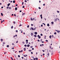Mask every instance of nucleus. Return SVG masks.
I'll use <instances>...</instances> for the list:
<instances>
[{
	"instance_id": "obj_37",
	"label": "nucleus",
	"mask_w": 60,
	"mask_h": 60,
	"mask_svg": "<svg viewBox=\"0 0 60 60\" xmlns=\"http://www.w3.org/2000/svg\"><path fill=\"white\" fill-rule=\"evenodd\" d=\"M1 23H3V21H2V20H1Z\"/></svg>"
},
{
	"instance_id": "obj_34",
	"label": "nucleus",
	"mask_w": 60,
	"mask_h": 60,
	"mask_svg": "<svg viewBox=\"0 0 60 60\" xmlns=\"http://www.w3.org/2000/svg\"><path fill=\"white\" fill-rule=\"evenodd\" d=\"M38 8L39 9H41V8H40V7H39Z\"/></svg>"
},
{
	"instance_id": "obj_47",
	"label": "nucleus",
	"mask_w": 60,
	"mask_h": 60,
	"mask_svg": "<svg viewBox=\"0 0 60 60\" xmlns=\"http://www.w3.org/2000/svg\"><path fill=\"white\" fill-rule=\"evenodd\" d=\"M41 27H42L43 26V25H41Z\"/></svg>"
},
{
	"instance_id": "obj_22",
	"label": "nucleus",
	"mask_w": 60,
	"mask_h": 60,
	"mask_svg": "<svg viewBox=\"0 0 60 60\" xmlns=\"http://www.w3.org/2000/svg\"><path fill=\"white\" fill-rule=\"evenodd\" d=\"M7 47H9V45H8L7 46Z\"/></svg>"
},
{
	"instance_id": "obj_15",
	"label": "nucleus",
	"mask_w": 60,
	"mask_h": 60,
	"mask_svg": "<svg viewBox=\"0 0 60 60\" xmlns=\"http://www.w3.org/2000/svg\"><path fill=\"white\" fill-rule=\"evenodd\" d=\"M29 52H31V51H32V50H29Z\"/></svg>"
},
{
	"instance_id": "obj_3",
	"label": "nucleus",
	"mask_w": 60,
	"mask_h": 60,
	"mask_svg": "<svg viewBox=\"0 0 60 60\" xmlns=\"http://www.w3.org/2000/svg\"><path fill=\"white\" fill-rule=\"evenodd\" d=\"M34 34H37V32H35L34 33Z\"/></svg>"
},
{
	"instance_id": "obj_60",
	"label": "nucleus",
	"mask_w": 60,
	"mask_h": 60,
	"mask_svg": "<svg viewBox=\"0 0 60 60\" xmlns=\"http://www.w3.org/2000/svg\"><path fill=\"white\" fill-rule=\"evenodd\" d=\"M42 51H43V52H45V51L43 50H42Z\"/></svg>"
},
{
	"instance_id": "obj_57",
	"label": "nucleus",
	"mask_w": 60,
	"mask_h": 60,
	"mask_svg": "<svg viewBox=\"0 0 60 60\" xmlns=\"http://www.w3.org/2000/svg\"><path fill=\"white\" fill-rule=\"evenodd\" d=\"M8 8H9V7H7V9H8Z\"/></svg>"
},
{
	"instance_id": "obj_53",
	"label": "nucleus",
	"mask_w": 60,
	"mask_h": 60,
	"mask_svg": "<svg viewBox=\"0 0 60 60\" xmlns=\"http://www.w3.org/2000/svg\"><path fill=\"white\" fill-rule=\"evenodd\" d=\"M21 52H23V50H22L21 51Z\"/></svg>"
},
{
	"instance_id": "obj_5",
	"label": "nucleus",
	"mask_w": 60,
	"mask_h": 60,
	"mask_svg": "<svg viewBox=\"0 0 60 60\" xmlns=\"http://www.w3.org/2000/svg\"><path fill=\"white\" fill-rule=\"evenodd\" d=\"M1 15L2 16H3L4 15H3V13H1Z\"/></svg>"
},
{
	"instance_id": "obj_27",
	"label": "nucleus",
	"mask_w": 60,
	"mask_h": 60,
	"mask_svg": "<svg viewBox=\"0 0 60 60\" xmlns=\"http://www.w3.org/2000/svg\"><path fill=\"white\" fill-rule=\"evenodd\" d=\"M38 58H36V59L37 60H38Z\"/></svg>"
},
{
	"instance_id": "obj_19",
	"label": "nucleus",
	"mask_w": 60,
	"mask_h": 60,
	"mask_svg": "<svg viewBox=\"0 0 60 60\" xmlns=\"http://www.w3.org/2000/svg\"><path fill=\"white\" fill-rule=\"evenodd\" d=\"M3 44H5V42H3Z\"/></svg>"
},
{
	"instance_id": "obj_43",
	"label": "nucleus",
	"mask_w": 60,
	"mask_h": 60,
	"mask_svg": "<svg viewBox=\"0 0 60 60\" xmlns=\"http://www.w3.org/2000/svg\"><path fill=\"white\" fill-rule=\"evenodd\" d=\"M37 41H38L39 42V41H40V40H37Z\"/></svg>"
},
{
	"instance_id": "obj_25",
	"label": "nucleus",
	"mask_w": 60,
	"mask_h": 60,
	"mask_svg": "<svg viewBox=\"0 0 60 60\" xmlns=\"http://www.w3.org/2000/svg\"><path fill=\"white\" fill-rule=\"evenodd\" d=\"M28 41V40H26V42H27Z\"/></svg>"
},
{
	"instance_id": "obj_61",
	"label": "nucleus",
	"mask_w": 60,
	"mask_h": 60,
	"mask_svg": "<svg viewBox=\"0 0 60 60\" xmlns=\"http://www.w3.org/2000/svg\"><path fill=\"white\" fill-rule=\"evenodd\" d=\"M15 31H16V32H18V31L17 30H16Z\"/></svg>"
},
{
	"instance_id": "obj_7",
	"label": "nucleus",
	"mask_w": 60,
	"mask_h": 60,
	"mask_svg": "<svg viewBox=\"0 0 60 60\" xmlns=\"http://www.w3.org/2000/svg\"><path fill=\"white\" fill-rule=\"evenodd\" d=\"M26 48H24V49H24V51H26Z\"/></svg>"
},
{
	"instance_id": "obj_52",
	"label": "nucleus",
	"mask_w": 60,
	"mask_h": 60,
	"mask_svg": "<svg viewBox=\"0 0 60 60\" xmlns=\"http://www.w3.org/2000/svg\"><path fill=\"white\" fill-rule=\"evenodd\" d=\"M14 16H15V17H16V14H14Z\"/></svg>"
},
{
	"instance_id": "obj_58",
	"label": "nucleus",
	"mask_w": 60,
	"mask_h": 60,
	"mask_svg": "<svg viewBox=\"0 0 60 60\" xmlns=\"http://www.w3.org/2000/svg\"><path fill=\"white\" fill-rule=\"evenodd\" d=\"M24 7H25V6H22L23 8H24Z\"/></svg>"
},
{
	"instance_id": "obj_38",
	"label": "nucleus",
	"mask_w": 60,
	"mask_h": 60,
	"mask_svg": "<svg viewBox=\"0 0 60 60\" xmlns=\"http://www.w3.org/2000/svg\"><path fill=\"white\" fill-rule=\"evenodd\" d=\"M23 4H24V2H22V5H23Z\"/></svg>"
},
{
	"instance_id": "obj_30",
	"label": "nucleus",
	"mask_w": 60,
	"mask_h": 60,
	"mask_svg": "<svg viewBox=\"0 0 60 60\" xmlns=\"http://www.w3.org/2000/svg\"><path fill=\"white\" fill-rule=\"evenodd\" d=\"M42 41V39H41L40 40V41Z\"/></svg>"
},
{
	"instance_id": "obj_2",
	"label": "nucleus",
	"mask_w": 60,
	"mask_h": 60,
	"mask_svg": "<svg viewBox=\"0 0 60 60\" xmlns=\"http://www.w3.org/2000/svg\"><path fill=\"white\" fill-rule=\"evenodd\" d=\"M22 13L23 14H22V15H25V14H26V13H23L22 12Z\"/></svg>"
},
{
	"instance_id": "obj_35",
	"label": "nucleus",
	"mask_w": 60,
	"mask_h": 60,
	"mask_svg": "<svg viewBox=\"0 0 60 60\" xmlns=\"http://www.w3.org/2000/svg\"><path fill=\"white\" fill-rule=\"evenodd\" d=\"M41 36H42L43 35H42V34H40Z\"/></svg>"
},
{
	"instance_id": "obj_42",
	"label": "nucleus",
	"mask_w": 60,
	"mask_h": 60,
	"mask_svg": "<svg viewBox=\"0 0 60 60\" xmlns=\"http://www.w3.org/2000/svg\"><path fill=\"white\" fill-rule=\"evenodd\" d=\"M15 6H18V4H16L15 5Z\"/></svg>"
},
{
	"instance_id": "obj_31",
	"label": "nucleus",
	"mask_w": 60,
	"mask_h": 60,
	"mask_svg": "<svg viewBox=\"0 0 60 60\" xmlns=\"http://www.w3.org/2000/svg\"><path fill=\"white\" fill-rule=\"evenodd\" d=\"M18 57H20V56H19V55H18Z\"/></svg>"
},
{
	"instance_id": "obj_41",
	"label": "nucleus",
	"mask_w": 60,
	"mask_h": 60,
	"mask_svg": "<svg viewBox=\"0 0 60 60\" xmlns=\"http://www.w3.org/2000/svg\"><path fill=\"white\" fill-rule=\"evenodd\" d=\"M56 21V19H55L54 20V21Z\"/></svg>"
},
{
	"instance_id": "obj_20",
	"label": "nucleus",
	"mask_w": 60,
	"mask_h": 60,
	"mask_svg": "<svg viewBox=\"0 0 60 60\" xmlns=\"http://www.w3.org/2000/svg\"><path fill=\"white\" fill-rule=\"evenodd\" d=\"M3 39H1V42H2V41H3Z\"/></svg>"
},
{
	"instance_id": "obj_24",
	"label": "nucleus",
	"mask_w": 60,
	"mask_h": 60,
	"mask_svg": "<svg viewBox=\"0 0 60 60\" xmlns=\"http://www.w3.org/2000/svg\"><path fill=\"white\" fill-rule=\"evenodd\" d=\"M54 34H56V32H55L54 33Z\"/></svg>"
},
{
	"instance_id": "obj_4",
	"label": "nucleus",
	"mask_w": 60,
	"mask_h": 60,
	"mask_svg": "<svg viewBox=\"0 0 60 60\" xmlns=\"http://www.w3.org/2000/svg\"><path fill=\"white\" fill-rule=\"evenodd\" d=\"M34 37H37V35H34Z\"/></svg>"
},
{
	"instance_id": "obj_56",
	"label": "nucleus",
	"mask_w": 60,
	"mask_h": 60,
	"mask_svg": "<svg viewBox=\"0 0 60 60\" xmlns=\"http://www.w3.org/2000/svg\"><path fill=\"white\" fill-rule=\"evenodd\" d=\"M31 54H33V53L32 52H31Z\"/></svg>"
},
{
	"instance_id": "obj_8",
	"label": "nucleus",
	"mask_w": 60,
	"mask_h": 60,
	"mask_svg": "<svg viewBox=\"0 0 60 60\" xmlns=\"http://www.w3.org/2000/svg\"><path fill=\"white\" fill-rule=\"evenodd\" d=\"M17 10V8L16 7L15 8V10L16 11V10Z\"/></svg>"
},
{
	"instance_id": "obj_33",
	"label": "nucleus",
	"mask_w": 60,
	"mask_h": 60,
	"mask_svg": "<svg viewBox=\"0 0 60 60\" xmlns=\"http://www.w3.org/2000/svg\"><path fill=\"white\" fill-rule=\"evenodd\" d=\"M21 33H23V31H22V30L21 31Z\"/></svg>"
},
{
	"instance_id": "obj_45",
	"label": "nucleus",
	"mask_w": 60,
	"mask_h": 60,
	"mask_svg": "<svg viewBox=\"0 0 60 60\" xmlns=\"http://www.w3.org/2000/svg\"><path fill=\"white\" fill-rule=\"evenodd\" d=\"M52 38H54V37L53 36V35H52Z\"/></svg>"
},
{
	"instance_id": "obj_48",
	"label": "nucleus",
	"mask_w": 60,
	"mask_h": 60,
	"mask_svg": "<svg viewBox=\"0 0 60 60\" xmlns=\"http://www.w3.org/2000/svg\"><path fill=\"white\" fill-rule=\"evenodd\" d=\"M22 43H23V44H25V42H24V41L22 42Z\"/></svg>"
},
{
	"instance_id": "obj_9",
	"label": "nucleus",
	"mask_w": 60,
	"mask_h": 60,
	"mask_svg": "<svg viewBox=\"0 0 60 60\" xmlns=\"http://www.w3.org/2000/svg\"><path fill=\"white\" fill-rule=\"evenodd\" d=\"M24 57H26V56H27V55H24Z\"/></svg>"
},
{
	"instance_id": "obj_12",
	"label": "nucleus",
	"mask_w": 60,
	"mask_h": 60,
	"mask_svg": "<svg viewBox=\"0 0 60 60\" xmlns=\"http://www.w3.org/2000/svg\"><path fill=\"white\" fill-rule=\"evenodd\" d=\"M47 26H49V23L48 24H47Z\"/></svg>"
},
{
	"instance_id": "obj_40",
	"label": "nucleus",
	"mask_w": 60,
	"mask_h": 60,
	"mask_svg": "<svg viewBox=\"0 0 60 60\" xmlns=\"http://www.w3.org/2000/svg\"><path fill=\"white\" fill-rule=\"evenodd\" d=\"M45 41H47V42H48V41L47 40H46Z\"/></svg>"
},
{
	"instance_id": "obj_18",
	"label": "nucleus",
	"mask_w": 60,
	"mask_h": 60,
	"mask_svg": "<svg viewBox=\"0 0 60 60\" xmlns=\"http://www.w3.org/2000/svg\"><path fill=\"white\" fill-rule=\"evenodd\" d=\"M38 38L39 39H40V38H41V36H39L38 37Z\"/></svg>"
},
{
	"instance_id": "obj_62",
	"label": "nucleus",
	"mask_w": 60,
	"mask_h": 60,
	"mask_svg": "<svg viewBox=\"0 0 60 60\" xmlns=\"http://www.w3.org/2000/svg\"><path fill=\"white\" fill-rule=\"evenodd\" d=\"M25 2H27V1H26V0H25Z\"/></svg>"
},
{
	"instance_id": "obj_50",
	"label": "nucleus",
	"mask_w": 60,
	"mask_h": 60,
	"mask_svg": "<svg viewBox=\"0 0 60 60\" xmlns=\"http://www.w3.org/2000/svg\"><path fill=\"white\" fill-rule=\"evenodd\" d=\"M49 48H50V49H51V47L50 46H49Z\"/></svg>"
},
{
	"instance_id": "obj_36",
	"label": "nucleus",
	"mask_w": 60,
	"mask_h": 60,
	"mask_svg": "<svg viewBox=\"0 0 60 60\" xmlns=\"http://www.w3.org/2000/svg\"><path fill=\"white\" fill-rule=\"evenodd\" d=\"M31 26H34V25H33V24H31Z\"/></svg>"
},
{
	"instance_id": "obj_16",
	"label": "nucleus",
	"mask_w": 60,
	"mask_h": 60,
	"mask_svg": "<svg viewBox=\"0 0 60 60\" xmlns=\"http://www.w3.org/2000/svg\"><path fill=\"white\" fill-rule=\"evenodd\" d=\"M51 39V36H50L49 37Z\"/></svg>"
},
{
	"instance_id": "obj_59",
	"label": "nucleus",
	"mask_w": 60,
	"mask_h": 60,
	"mask_svg": "<svg viewBox=\"0 0 60 60\" xmlns=\"http://www.w3.org/2000/svg\"><path fill=\"white\" fill-rule=\"evenodd\" d=\"M22 59H23V58H24V57H22Z\"/></svg>"
},
{
	"instance_id": "obj_10",
	"label": "nucleus",
	"mask_w": 60,
	"mask_h": 60,
	"mask_svg": "<svg viewBox=\"0 0 60 60\" xmlns=\"http://www.w3.org/2000/svg\"><path fill=\"white\" fill-rule=\"evenodd\" d=\"M31 29L32 30H33V31H34V28H31Z\"/></svg>"
},
{
	"instance_id": "obj_6",
	"label": "nucleus",
	"mask_w": 60,
	"mask_h": 60,
	"mask_svg": "<svg viewBox=\"0 0 60 60\" xmlns=\"http://www.w3.org/2000/svg\"><path fill=\"white\" fill-rule=\"evenodd\" d=\"M10 4H10L9 3L8 4V6H9L10 5Z\"/></svg>"
},
{
	"instance_id": "obj_51",
	"label": "nucleus",
	"mask_w": 60,
	"mask_h": 60,
	"mask_svg": "<svg viewBox=\"0 0 60 60\" xmlns=\"http://www.w3.org/2000/svg\"><path fill=\"white\" fill-rule=\"evenodd\" d=\"M30 48H33V46H30Z\"/></svg>"
},
{
	"instance_id": "obj_44",
	"label": "nucleus",
	"mask_w": 60,
	"mask_h": 60,
	"mask_svg": "<svg viewBox=\"0 0 60 60\" xmlns=\"http://www.w3.org/2000/svg\"><path fill=\"white\" fill-rule=\"evenodd\" d=\"M43 6H45V4H43Z\"/></svg>"
},
{
	"instance_id": "obj_49",
	"label": "nucleus",
	"mask_w": 60,
	"mask_h": 60,
	"mask_svg": "<svg viewBox=\"0 0 60 60\" xmlns=\"http://www.w3.org/2000/svg\"><path fill=\"white\" fill-rule=\"evenodd\" d=\"M24 46L25 47H26V45H24Z\"/></svg>"
},
{
	"instance_id": "obj_54",
	"label": "nucleus",
	"mask_w": 60,
	"mask_h": 60,
	"mask_svg": "<svg viewBox=\"0 0 60 60\" xmlns=\"http://www.w3.org/2000/svg\"><path fill=\"white\" fill-rule=\"evenodd\" d=\"M42 14L41 15H40V17H42Z\"/></svg>"
},
{
	"instance_id": "obj_11",
	"label": "nucleus",
	"mask_w": 60,
	"mask_h": 60,
	"mask_svg": "<svg viewBox=\"0 0 60 60\" xmlns=\"http://www.w3.org/2000/svg\"><path fill=\"white\" fill-rule=\"evenodd\" d=\"M57 32L58 33H59V32H60V31H59H59L57 30Z\"/></svg>"
},
{
	"instance_id": "obj_26",
	"label": "nucleus",
	"mask_w": 60,
	"mask_h": 60,
	"mask_svg": "<svg viewBox=\"0 0 60 60\" xmlns=\"http://www.w3.org/2000/svg\"><path fill=\"white\" fill-rule=\"evenodd\" d=\"M13 27V26H12L11 27V29H12Z\"/></svg>"
},
{
	"instance_id": "obj_29",
	"label": "nucleus",
	"mask_w": 60,
	"mask_h": 60,
	"mask_svg": "<svg viewBox=\"0 0 60 60\" xmlns=\"http://www.w3.org/2000/svg\"><path fill=\"white\" fill-rule=\"evenodd\" d=\"M47 55L48 56H49V53H48Z\"/></svg>"
},
{
	"instance_id": "obj_28",
	"label": "nucleus",
	"mask_w": 60,
	"mask_h": 60,
	"mask_svg": "<svg viewBox=\"0 0 60 60\" xmlns=\"http://www.w3.org/2000/svg\"><path fill=\"white\" fill-rule=\"evenodd\" d=\"M9 9H10V10H11V7H9Z\"/></svg>"
},
{
	"instance_id": "obj_63",
	"label": "nucleus",
	"mask_w": 60,
	"mask_h": 60,
	"mask_svg": "<svg viewBox=\"0 0 60 60\" xmlns=\"http://www.w3.org/2000/svg\"><path fill=\"white\" fill-rule=\"evenodd\" d=\"M13 23H14V24H15V22H14Z\"/></svg>"
},
{
	"instance_id": "obj_14",
	"label": "nucleus",
	"mask_w": 60,
	"mask_h": 60,
	"mask_svg": "<svg viewBox=\"0 0 60 60\" xmlns=\"http://www.w3.org/2000/svg\"><path fill=\"white\" fill-rule=\"evenodd\" d=\"M30 45H27V47H30Z\"/></svg>"
},
{
	"instance_id": "obj_1",
	"label": "nucleus",
	"mask_w": 60,
	"mask_h": 60,
	"mask_svg": "<svg viewBox=\"0 0 60 60\" xmlns=\"http://www.w3.org/2000/svg\"><path fill=\"white\" fill-rule=\"evenodd\" d=\"M33 34H34V33H31V36H33Z\"/></svg>"
},
{
	"instance_id": "obj_64",
	"label": "nucleus",
	"mask_w": 60,
	"mask_h": 60,
	"mask_svg": "<svg viewBox=\"0 0 60 60\" xmlns=\"http://www.w3.org/2000/svg\"><path fill=\"white\" fill-rule=\"evenodd\" d=\"M42 43H44V41H42Z\"/></svg>"
},
{
	"instance_id": "obj_21",
	"label": "nucleus",
	"mask_w": 60,
	"mask_h": 60,
	"mask_svg": "<svg viewBox=\"0 0 60 60\" xmlns=\"http://www.w3.org/2000/svg\"><path fill=\"white\" fill-rule=\"evenodd\" d=\"M51 23H52V24H54V22H51Z\"/></svg>"
},
{
	"instance_id": "obj_32",
	"label": "nucleus",
	"mask_w": 60,
	"mask_h": 60,
	"mask_svg": "<svg viewBox=\"0 0 60 60\" xmlns=\"http://www.w3.org/2000/svg\"><path fill=\"white\" fill-rule=\"evenodd\" d=\"M29 27V25H28L27 26V27H28H28Z\"/></svg>"
},
{
	"instance_id": "obj_39",
	"label": "nucleus",
	"mask_w": 60,
	"mask_h": 60,
	"mask_svg": "<svg viewBox=\"0 0 60 60\" xmlns=\"http://www.w3.org/2000/svg\"><path fill=\"white\" fill-rule=\"evenodd\" d=\"M57 12L58 13H59V11H57Z\"/></svg>"
},
{
	"instance_id": "obj_55",
	"label": "nucleus",
	"mask_w": 60,
	"mask_h": 60,
	"mask_svg": "<svg viewBox=\"0 0 60 60\" xmlns=\"http://www.w3.org/2000/svg\"><path fill=\"white\" fill-rule=\"evenodd\" d=\"M33 59L34 60H35V58H34Z\"/></svg>"
},
{
	"instance_id": "obj_46",
	"label": "nucleus",
	"mask_w": 60,
	"mask_h": 60,
	"mask_svg": "<svg viewBox=\"0 0 60 60\" xmlns=\"http://www.w3.org/2000/svg\"><path fill=\"white\" fill-rule=\"evenodd\" d=\"M18 42V41H16V43H17Z\"/></svg>"
},
{
	"instance_id": "obj_13",
	"label": "nucleus",
	"mask_w": 60,
	"mask_h": 60,
	"mask_svg": "<svg viewBox=\"0 0 60 60\" xmlns=\"http://www.w3.org/2000/svg\"><path fill=\"white\" fill-rule=\"evenodd\" d=\"M11 58L12 60H13V59L12 58V57H11Z\"/></svg>"
},
{
	"instance_id": "obj_17",
	"label": "nucleus",
	"mask_w": 60,
	"mask_h": 60,
	"mask_svg": "<svg viewBox=\"0 0 60 60\" xmlns=\"http://www.w3.org/2000/svg\"><path fill=\"white\" fill-rule=\"evenodd\" d=\"M13 3H15V0H14L13 1Z\"/></svg>"
},
{
	"instance_id": "obj_23",
	"label": "nucleus",
	"mask_w": 60,
	"mask_h": 60,
	"mask_svg": "<svg viewBox=\"0 0 60 60\" xmlns=\"http://www.w3.org/2000/svg\"><path fill=\"white\" fill-rule=\"evenodd\" d=\"M31 20L33 21V19H32V18H31Z\"/></svg>"
}]
</instances>
